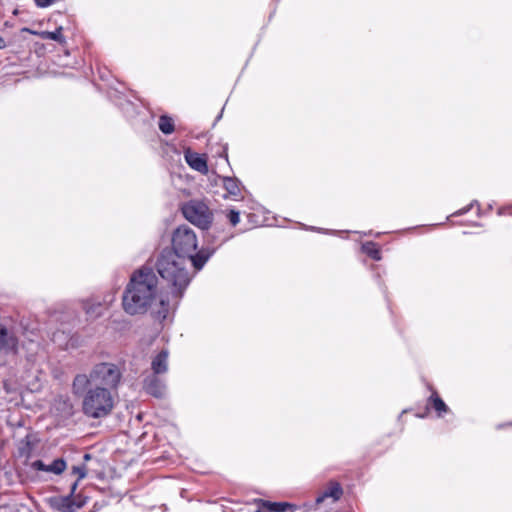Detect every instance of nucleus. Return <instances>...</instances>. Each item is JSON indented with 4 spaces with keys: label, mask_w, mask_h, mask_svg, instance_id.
<instances>
[{
    "label": "nucleus",
    "mask_w": 512,
    "mask_h": 512,
    "mask_svg": "<svg viewBox=\"0 0 512 512\" xmlns=\"http://www.w3.org/2000/svg\"><path fill=\"white\" fill-rule=\"evenodd\" d=\"M46 468V472L59 475L65 471L66 462L63 458H57L51 464L47 465Z\"/></svg>",
    "instance_id": "19"
},
{
    "label": "nucleus",
    "mask_w": 512,
    "mask_h": 512,
    "mask_svg": "<svg viewBox=\"0 0 512 512\" xmlns=\"http://www.w3.org/2000/svg\"><path fill=\"white\" fill-rule=\"evenodd\" d=\"M32 450L33 445L29 440V437L27 436L24 440L20 442V445L18 447V454L20 457H25L28 459L31 455Z\"/></svg>",
    "instance_id": "20"
},
{
    "label": "nucleus",
    "mask_w": 512,
    "mask_h": 512,
    "mask_svg": "<svg viewBox=\"0 0 512 512\" xmlns=\"http://www.w3.org/2000/svg\"><path fill=\"white\" fill-rule=\"evenodd\" d=\"M122 305L129 315L144 314L150 309L158 320H165L174 308L169 296L159 286L153 268L147 265L132 273L123 293Z\"/></svg>",
    "instance_id": "1"
},
{
    "label": "nucleus",
    "mask_w": 512,
    "mask_h": 512,
    "mask_svg": "<svg viewBox=\"0 0 512 512\" xmlns=\"http://www.w3.org/2000/svg\"><path fill=\"white\" fill-rule=\"evenodd\" d=\"M88 378L91 385L109 388L113 393L120 384L122 373L116 364L102 362L93 367Z\"/></svg>",
    "instance_id": "5"
},
{
    "label": "nucleus",
    "mask_w": 512,
    "mask_h": 512,
    "mask_svg": "<svg viewBox=\"0 0 512 512\" xmlns=\"http://www.w3.org/2000/svg\"><path fill=\"white\" fill-rule=\"evenodd\" d=\"M184 217L200 229L207 230L213 221V213L206 203L191 200L182 207Z\"/></svg>",
    "instance_id": "6"
},
{
    "label": "nucleus",
    "mask_w": 512,
    "mask_h": 512,
    "mask_svg": "<svg viewBox=\"0 0 512 512\" xmlns=\"http://www.w3.org/2000/svg\"><path fill=\"white\" fill-rule=\"evenodd\" d=\"M81 504H76L71 495L62 497L54 501V507H56L61 512H74L76 509L80 508Z\"/></svg>",
    "instance_id": "14"
},
{
    "label": "nucleus",
    "mask_w": 512,
    "mask_h": 512,
    "mask_svg": "<svg viewBox=\"0 0 512 512\" xmlns=\"http://www.w3.org/2000/svg\"><path fill=\"white\" fill-rule=\"evenodd\" d=\"M223 187L230 196L237 197L241 194V182L234 177H224Z\"/></svg>",
    "instance_id": "15"
},
{
    "label": "nucleus",
    "mask_w": 512,
    "mask_h": 512,
    "mask_svg": "<svg viewBox=\"0 0 512 512\" xmlns=\"http://www.w3.org/2000/svg\"><path fill=\"white\" fill-rule=\"evenodd\" d=\"M187 262L188 260L169 250H163L156 262L157 272L163 282L160 287L169 296L174 307L183 297L192 279Z\"/></svg>",
    "instance_id": "2"
},
{
    "label": "nucleus",
    "mask_w": 512,
    "mask_h": 512,
    "mask_svg": "<svg viewBox=\"0 0 512 512\" xmlns=\"http://www.w3.org/2000/svg\"><path fill=\"white\" fill-rule=\"evenodd\" d=\"M18 349V340L13 331L0 324V352H11Z\"/></svg>",
    "instance_id": "10"
},
{
    "label": "nucleus",
    "mask_w": 512,
    "mask_h": 512,
    "mask_svg": "<svg viewBox=\"0 0 512 512\" xmlns=\"http://www.w3.org/2000/svg\"><path fill=\"white\" fill-rule=\"evenodd\" d=\"M143 389L147 394L155 398L163 397L166 392V377L145 373L143 378Z\"/></svg>",
    "instance_id": "7"
},
{
    "label": "nucleus",
    "mask_w": 512,
    "mask_h": 512,
    "mask_svg": "<svg viewBox=\"0 0 512 512\" xmlns=\"http://www.w3.org/2000/svg\"><path fill=\"white\" fill-rule=\"evenodd\" d=\"M226 217L232 226H236L240 222V213L237 210H229L226 214Z\"/></svg>",
    "instance_id": "21"
},
{
    "label": "nucleus",
    "mask_w": 512,
    "mask_h": 512,
    "mask_svg": "<svg viewBox=\"0 0 512 512\" xmlns=\"http://www.w3.org/2000/svg\"><path fill=\"white\" fill-rule=\"evenodd\" d=\"M73 474L78 475V480H81L86 477L87 471L86 467L83 466H74L72 469Z\"/></svg>",
    "instance_id": "25"
},
{
    "label": "nucleus",
    "mask_w": 512,
    "mask_h": 512,
    "mask_svg": "<svg viewBox=\"0 0 512 512\" xmlns=\"http://www.w3.org/2000/svg\"><path fill=\"white\" fill-rule=\"evenodd\" d=\"M427 389L431 391L430 396L427 398L426 409H433L438 418H443L451 410L448 405L442 400L438 392L429 383L426 384Z\"/></svg>",
    "instance_id": "8"
},
{
    "label": "nucleus",
    "mask_w": 512,
    "mask_h": 512,
    "mask_svg": "<svg viewBox=\"0 0 512 512\" xmlns=\"http://www.w3.org/2000/svg\"><path fill=\"white\" fill-rule=\"evenodd\" d=\"M362 251L372 259L379 261L381 259V253L376 243L366 242L362 245Z\"/></svg>",
    "instance_id": "18"
},
{
    "label": "nucleus",
    "mask_w": 512,
    "mask_h": 512,
    "mask_svg": "<svg viewBox=\"0 0 512 512\" xmlns=\"http://www.w3.org/2000/svg\"><path fill=\"white\" fill-rule=\"evenodd\" d=\"M343 494V489L338 482H330L328 488L315 499L316 505L321 504L326 498L331 497L339 500Z\"/></svg>",
    "instance_id": "13"
},
{
    "label": "nucleus",
    "mask_w": 512,
    "mask_h": 512,
    "mask_svg": "<svg viewBox=\"0 0 512 512\" xmlns=\"http://www.w3.org/2000/svg\"><path fill=\"white\" fill-rule=\"evenodd\" d=\"M157 338H158V334L156 332L152 331L147 335V339L141 340V345L143 346V348H150L152 343L155 342L157 340Z\"/></svg>",
    "instance_id": "22"
},
{
    "label": "nucleus",
    "mask_w": 512,
    "mask_h": 512,
    "mask_svg": "<svg viewBox=\"0 0 512 512\" xmlns=\"http://www.w3.org/2000/svg\"><path fill=\"white\" fill-rule=\"evenodd\" d=\"M291 505L285 502H273V512H285Z\"/></svg>",
    "instance_id": "24"
},
{
    "label": "nucleus",
    "mask_w": 512,
    "mask_h": 512,
    "mask_svg": "<svg viewBox=\"0 0 512 512\" xmlns=\"http://www.w3.org/2000/svg\"><path fill=\"white\" fill-rule=\"evenodd\" d=\"M31 467H32L34 470H37V471H45V472H46L47 464H45L42 460H36V461H34V462L31 464Z\"/></svg>",
    "instance_id": "26"
},
{
    "label": "nucleus",
    "mask_w": 512,
    "mask_h": 512,
    "mask_svg": "<svg viewBox=\"0 0 512 512\" xmlns=\"http://www.w3.org/2000/svg\"><path fill=\"white\" fill-rule=\"evenodd\" d=\"M184 157L187 164L192 169L202 174L208 173L207 158L205 155L193 152L191 149H186L184 152Z\"/></svg>",
    "instance_id": "9"
},
{
    "label": "nucleus",
    "mask_w": 512,
    "mask_h": 512,
    "mask_svg": "<svg viewBox=\"0 0 512 512\" xmlns=\"http://www.w3.org/2000/svg\"><path fill=\"white\" fill-rule=\"evenodd\" d=\"M273 502L259 500L257 512H273Z\"/></svg>",
    "instance_id": "23"
},
{
    "label": "nucleus",
    "mask_w": 512,
    "mask_h": 512,
    "mask_svg": "<svg viewBox=\"0 0 512 512\" xmlns=\"http://www.w3.org/2000/svg\"><path fill=\"white\" fill-rule=\"evenodd\" d=\"M197 247V236L192 228L181 225L174 230L170 251L191 262L195 270L199 271L213 255L215 249L202 248L197 251Z\"/></svg>",
    "instance_id": "4"
},
{
    "label": "nucleus",
    "mask_w": 512,
    "mask_h": 512,
    "mask_svg": "<svg viewBox=\"0 0 512 512\" xmlns=\"http://www.w3.org/2000/svg\"><path fill=\"white\" fill-rule=\"evenodd\" d=\"M90 458H91L90 454H85V455H84V459H85L86 461H87V460H89Z\"/></svg>",
    "instance_id": "30"
},
{
    "label": "nucleus",
    "mask_w": 512,
    "mask_h": 512,
    "mask_svg": "<svg viewBox=\"0 0 512 512\" xmlns=\"http://www.w3.org/2000/svg\"><path fill=\"white\" fill-rule=\"evenodd\" d=\"M158 126L160 131L165 135L172 134L175 130L173 119L167 115H162L159 118Z\"/></svg>",
    "instance_id": "17"
},
{
    "label": "nucleus",
    "mask_w": 512,
    "mask_h": 512,
    "mask_svg": "<svg viewBox=\"0 0 512 512\" xmlns=\"http://www.w3.org/2000/svg\"><path fill=\"white\" fill-rule=\"evenodd\" d=\"M168 355L169 354H156L151 361V369L146 373L165 376L168 372Z\"/></svg>",
    "instance_id": "11"
},
{
    "label": "nucleus",
    "mask_w": 512,
    "mask_h": 512,
    "mask_svg": "<svg viewBox=\"0 0 512 512\" xmlns=\"http://www.w3.org/2000/svg\"><path fill=\"white\" fill-rule=\"evenodd\" d=\"M472 205L473 204H470L469 206H467V207H465L463 209L458 210L453 215H463V214L467 213L472 208Z\"/></svg>",
    "instance_id": "27"
},
{
    "label": "nucleus",
    "mask_w": 512,
    "mask_h": 512,
    "mask_svg": "<svg viewBox=\"0 0 512 512\" xmlns=\"http://www.w3.org/2000/svg\"><path fill=\"white\" fill-rule=\"evenodd\" d=\"M72 392L82 397L83 413L93 419L108 416L114 407V396L109 388L93 386L86 374H78L72 383Z\"/></svg>",
    "instance_id": "3"
},
{
    "label": "nucleus",
    "mask_w": 512,
    "mask_h": 512,
    "mask_svg": "<svg viewBox=\"0 0 512 512\" xmlns=\"http://www.w3.org/2000/svg\"><path fill=\"white\" fill-rule=\"evenodd\" d=\"M5 46V42L2 37H0V49Z\"/></svg>",
    "instance_id": "28"
},
{
    "label": "nucleus",
    "mask_w": 512,
    "mask_h": 512,
    "mask_svg": "<svg viewBox=\"0 0 512 512\" xmlns=\"http://www.w3.org/2000/svg\"><path fill=\"white\" fill-rule=\"evenodd\" d=\"M83 309L89 318L96 319L103 315L107 305L94 300H86L83 303Z\"/></svg>",
    "instance_id": "12"
},
{
    "label": "nucleus",
    "mask_w": 512,
    "mask_h": 512,
    "mask_svg": "<svg viewBox=\"0 0 512 512\" xmlns=\"http://www.w3.org/2000/svg\"><path fill=\"white\" fill-rule=\"evenodd\" d=\"M77 482L72 485L71 494L76 490Z\"/></svg>",
    "instance_id": "29"
},
{
    "label": "nucleus",
    "mask_w": 512,
    "mask_h": 512,
    "mask_svg": "<svg viewBox=\"0 0 512 512\" xmlns=\"http://www.w3.org/2000/svg\"><path fill=\"white\" fill-rule=\"evenodd\" d=\"M63 28L58 27L55 31H41V32H32L35 35H38L42 39L54 40L61 44L65 43V37L62 34Z\"/></svg>",
    "instance_id": "16"
}]
</instances>
